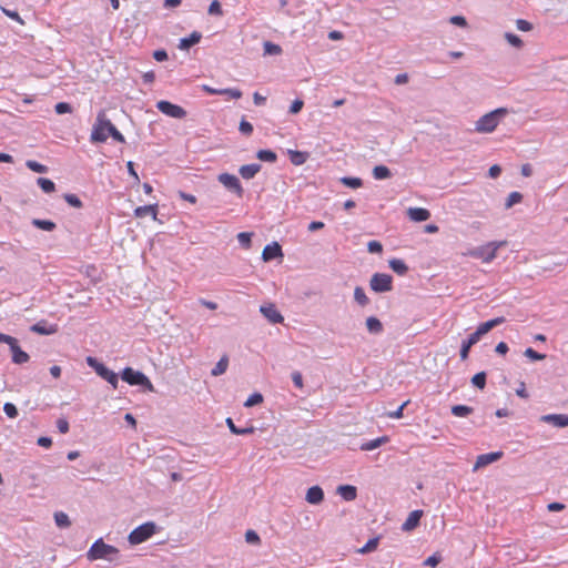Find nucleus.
<instances>
[{
	"mask_svg": "<svg viewBox=\"0 0 568 568\" xmlns=\"http://www.w3.org/2000/svg\"><path fill=\"white\" fill-rule=\"evenodd\" d=\"M114 124L108 119L105 111H100L93 124L90 140L93 143H103L110 136Z\"/></svg>",
	"mask_w": 568,
	"mask_h": 568,
	"instance_id": "f257e3e1",
	"label": "nucleus"
},
{
	"mask_svg": "<svg viewBox=\"0 0 568 568\" xmlns=\"http://www.w3.org/2000/svg\"><path fill=\"white\" fill-rule=\"evenodd\" d=\"M118 555L119 549L105 544L101 538L98 539L87 552V557L91 561L98 559L113 560Z\"/></svg>",
	"mask_w": 568,
	"mask_h": 568,
	"instance_id": "f03ea898",
	"label": "nucleus"
},
{
	"mask_svg": "<svg viewBox=\"0 0 568 568\" xmlns=\"http://www.w3.org/2000/svg\"><path fill=\"white\" fill-rule=\"evenodd\" d=\"M507 114V110L504 108L496 109L481 118L476 122L475 129L479 133L493 132L500 122V119Z\"/></svg>",
	"mask_w": 568,
	"mask_h": 568,
	"instance_id": "7ed1b4c3",
	"label": "nucleus"
},
{
	"mask_svg": "<svg viewBox=\"0 0 568 568\" xmlns=\"http://www.w3.org/2000/svg\"><path fill=\"white\" fill-rule=\"evenodd\" d=\"M506 245L505 241L500 242H488L485 245L474 247L467 252V255L479 258L484 263H490L497 256V251L501 246Z\"/></svg>",
	"mask_w": 568,
	"mask_h": 568,
	"instance_id": "20e7f679",
	"label": "nucleus"
},
{
	"mask_svg": "<svg viewBox=\"0 0 568 568\" xmlns=\"http://www.w3.org/2000/svg\"><path fill=\"white\" fill-rule=\"evenodd\" d=\"M156 531V526L152 521L144 523L133 529L128 539L131 545H139L151 538Z\"/></svg>",
	"mask_w": 568,
	"mask_h": 568,
	"instance_id": "39448f33",
	"label": "nucleus"
},
{
	"mask_svg": "<svg viewBox=\"0 0 568 568\" xmlns=\"http://www.w3.org/2000/svg\"><path fill=\"white\" fill-rule=\"evenodd\" d=\"M122 379L130 385H141L148 390L153 392L154 387L151 381L141 372L126 367L122 372Z\"/></svg>",
	"mask_w": 568,
	"mask_h": 568,
	"instance_id": "423d86ee",
	"label": "nucleus"
},
{
	"mask_svg": "<svg viewBox=\"0 0 568 568\" xmlns=\"http://www.w3.org/2000/svg\"><path fill=\"white\" fill-rule=\"evenodd\" d=\"M369 286L376 293L389 292L393 288V277L386 273H375L369 281Z\"/></svg>",
	"mask_w": 568,
	"mask_h": 568,
	"instance_id": "0eeeda50",
	"label": "nucleus"
},
{
	"mask_svg": "<svg viewBox=\"0 0 568 568\" xmlns=\"http://www.w3.org/2000/svg\"><path fill=\"white\" fill-rule=\"evenodd\" d=\"M156 108L163 114L174 119H183L186 115V111L182 106L165 100L159 101Z\"/></svg>",
	"mask_w": 568,
	"mask_h": 568,
	"instance_id": "6e6552de",
	"label": "nucleus"
},
{
	"mask_svg": "<svg viewBox=\"0 0 568 568\" xmlns=\"http://www.w3.org/2000/svg\"><path fill=\"white\" fill-rule=\"evenodd\" d=\"M219 182L222 183L227 190L234 192L239 197L243 196L244 190L240 180L230 173H222L219 175Z\"/></svg>",
	"mask_w": 568,
	"mask_h": 568,
	"instance_id": "1a4fd4ad",
	"label": "nucleus"
},
{
	"mask_svg": "<svg viewBox=\"0 0 568 568\" xmlns=\"http://www.w3.org/2000/svg\"><path fill=\"white\" fill-rule=\"evenodd\" d=\"M261 313L273 324L282 323L284 317L277 311L276 306L272 303L262 305L260 308Z\"/></svg>",
	"mask_w": 568,
	"mask_h": 568,
	"instance_id": "9d476101",
	"label": "nucleus"
},
{
	"mask_svg": "<svg viewBox=\"0 0 568 568\" xmlns=\"http://www.w3.org/2000/svg\"><path fill=\"white\" fill-rule=\"evenodd\" d=\"M501 456H503V452H493V453L479 455L474 465V470L486 467L489 464L499 460L501 458Z\"/></svg>",
	"mask_w": 568,
	"mask_h": 568,
	"instance_id": "9b49d317",
	"label": "nucleus"
},
{
	"mask_svg": "<svg viewBox=\"0 0 568 568\" xmlns=\"http://www.w3.org/2000/svg\"><path fill=\"white\" fill-rule=\"evenodd\" d=\"M505 322V317H496L490 321L484 322L479 324L477 329L474 332L475 335L480 339V337L485 334H487L490 329L494 327L503 324Z\"/></svg>",
	"mask_w": 568,
	"mask_h": 568,
	"instance_id": "f8f14e48",
	"label": "nucleus"
},
{
	"mask_svg": "<svg viewBox=\"0 0 568 568\" xmlns=\"http://www.w3.org/2000/svg\"><path fill=\"white\" fill-rule=\"evenodd\" d=\"M283 256L282 247L278 243L274 242L266 245L262 252V258L265 262Z\"/></svg>",
	"mask_w": 568,
	"mask_h": 568,
	"instance_id": "ddd939ff",
	"label": "nucleus"
},
{
	"mask_svg": "<svg viewBox=\"0 0 568 568\" xmlns=\"http://www.w3.org/2000/svg\"><path fill=\"white\" fill-rule=\"evenodd\" d=\"M305 499L311 505H318L324 500V491L320 486H312L307 489Z\"/></svg>",
	"mask_w": 568,
	"mask_h": 568,
	"instance_id": "4468645a",
	"label": "nucleus"
},
{
	"mask_svg": "<svg viewBox=\"0 0 568 568\" xmlns=\"http://www.w3.org/2000/svg\"><path fill=\"white\" fill-rule=\"evenodd\" d=\"M541 420L548 424H551L556 427H567L568 426V415L564 414H549L544 415Z\"/></svg>",
	"mask_w": 568,
	"mask_h": 568,
	"instance_id": "2eb2a0df",
	"label": "nucleus"
},
{
	"mask_svg": "<svg viewBox=\"0 0 568 568\" xmlns=\"http://www.w3.org/2000/svg\"><path fill=\"white\" fill-rule=\"evenodd\" d=\"M423 516V510H414L412 511L406 520L404 521L402 529L404 531H412L419 525V520Z\"/></svg>",
	"mask_w": 568,
	"mask_h": 568,
	"instance_id": "dca6fc26",
	"label": "nucleus"
},
{
	"mask_svg": "<svg viewBox=\"0 0 568 568\" xmlns=\"http://www.w3.org/2000/svg\"><path fill=\"white\" fill-rule=\"evenodd\" d=\"M407 215L414 222H424L430 217V212L424 207H409Z\"/></svg>",
	"mask_w": 568,
	"mask_h": 568,
	"instance_id": "f3484780",
	"label": "nucleus"
},
{
	"mask_svg": "<svg viewBox=\"0 0 568 568\" xmlns=\"http://www.w3.org/2000/svg\"><path fill=\"white\" fill-rule=\"evenodd\" d=\"M97 374L110 383L114 389L118 387V375L106 366L97 367Z\"/></svg>",
	"mask_w": 568,
	"mask_h": 568,
	"instance_id": "a211bd4d",
	"label": "nucleus"
},
{
	"mask_svg": "<svg viewBox=\"0 0 568 568\" xmlns=\"http://www.w3.org/2000/svg\"><path fill=\"white\" fill-rule=\"evenodd\" d=\"M146 215L152 216L153 220H156L158 216V204H150L144 206H138L134 210V216L138 219H143Z\"/></svg>",
	"mask_w": 568,
	"mask_h": 568,
	"instance_id": "6ab92c4d",
	"label": "nucleus"
},
{
	"mask_svg": "<svg viewBox=\"0 0 568 568\" xmlns=\"http://www.w3.org/2000/svg\"><path fill=\"white\" fill-rule=\"evenodd\" d=\"M337 493L346 501H352V500L356 499V497H357V489L355 486H352V485L338 486Z\"/></svg>",
	"mask_w": 568,
	"mask_h": 568,
	"instance_id": "aec40b11",
	"label": "nucleus"
},
{
	"mask_svg": "<svg viewBox=\"0 0 568 568\" xmlns=\"http://www.w3.org/2000/svg\"><path fill=\"white\" fill-rule=\"evenodd\" d=\"M478 341H479V338L477 337V335L471 333L468 336V338L463 342L462 348H460V358H462V361H465V359L468 358V354H469V351H470L471 346L475 345Z\"/></svg>",
	"mask_w": 568,
	"mask_h": 568,
	"instance_id": "412c9836",
	"label": "nucleus"
},
{
	"mask_svg": "<svg viewBox=\"0 0 568 568\" xmlns=\"http://www.w3.org/2000/svg\"><path fill=\"white\" fill-rule=\"evenodd\" d=\"M202 36L200 32L197 31H194L192 32L189 37L186 38H183L180 40V44H179V48L181 50H187L190 49L192 45L196 44L200 42Z\"/></svg>",
	"mask_w": 568,
	"mask_h": 568,
	"instance_id": "4be33fe9",
	"label": "nucleus"
},
{
	"mask_svg": "<svg viewBox=\"0 0 568 568\" xmlns=\"http://www.w3.org/2000/svg\"><path fill=\"white\" fill-rule=\"evenodd\" d=\"M12 362L14 364H24L30 359V356L20 348L19 343H17L12 348Z\"/></svg>",
	"mask_w": 568,
	"mask_h": 568,
	"instance_id": "5701e85b",
	"label": "nucleus"
},
{
	"mask_svg": "<svg viewBox=\"0 0 568 568\" xmlns=\"http://www.w3.org/2000/svg\"><path fill=\"white\" fill-rule=\"evenodd\" d=\"M288 156L292 164L298 166L304 164L308 159V153L303 151L288 150Z\"/></svg>",
	"mask_w": 568,
	"mask_h": 568,
	"instance_id": "b1692460",
	"label": "nucleus"
},
{
	"mask_svg": "<svg viewBox=\"0 0 568 568\" xmlns=\"http://www.w3.org/2000/svg\"><path fill=\"white\" fill-rule=\"evenodd\" d=\"M261 170V165L253 163V164H246L242 165L240 168V174L243 179L250 180L254 178V175Z\"/></svg>",
	"mask_w": 568,
	"mask_h": 568,
	"instance_id": "393cba45",
	"label": "nucleus"
},
{
	"mask_svg": "<svg viewBox=\"0 0 568 568\" xmlns=\"http://www.w3.org/2000/svg\"><path fill=\"white\" fill-rule=\"evenodd\" d=\"M389 442V437L388 436H382V437H378V438H375L373 440H369V442H366L364 444H362L361 446V449L364 450V452H369V450H373L377 447H379L381 445L383 444H386Z\"/></svg>",
	"mask_w": 568,
	"mask_h": 568,
	"instance_id": "a878e982",
	"label": "nucleus"
},
{
	"mask_svg": "<svg viewBox=\"0 0 568 568\" xmlns=\"http://www.w3.org/2000/svg\"><path fill=\"white\" fill-rule=\"evenodd\" d=\"M389 267L398 275H405L408 271L407 265L399 258H393L389 261Z\"/></svg>",
	"mask_w": 568,
	"mask_h": 568,
	"instance_id": "bb28decb",
	"label": "nucleus"
},
{
	"mask_svg": "<svg viewBox=\"0 0 568 568\" xmlns=\"http://www.w3.org/2000/svg\"><path fill=\"white\" fill-rule=\"evenodd\" d=\"M366 327L371 333L378 334L383 331V325L377 317L371 316L366 320Z\"/></svg>",
	"mask_w": 568,
	"mask_h": 568,
	"instance_id": "cd10ccee",
	"label": "nucleus"
},
{
	"mask_svg": "<svg viewBox=\"0 0 568 568\" xmlns=\"http://www.w3.org/2000/svg\"><path fill=\"white\" fill-rule=\"evenodd\" d=\"M373 176L376 180H384L390 178V171L385 165H377L373 169Z\"/></svg>",
	"mask_w": 568,
	"mask_h": 568,
	"instance_id": "c85d7f7f",
	"label": "nucleus"
},
{
	"mask_svg": "<svg viewBox=\"0 0 568 568\" xmlns=\"http://www.w3.org/2000/svg\"><path fill=\"white\" fill-rule=\"evenodd\" d=\"M229 366V358L226 356H223L214 366L211 374L213 376H219L225 373L226 368Z\"/></svg>",
	"mask_w": 568,
	"mask_h": 568,
	"instance_id": "c756f323",
	"label": "nucleus"
},
{
	"mask_svg": "<svg viewBox=\"0 0 568 568\" xmlns=\"http://www.w3.org/2000/svg\"><path fill=\"white\" fill-rule=\"evenodd\" d=\"M354 298L362 306H365V305H367L369 303V300H368L365 291L361 286L355 287V290H354Z\"/></svg>",
	"mask_w": 568,
	"mask_h": 568,
	"instance_id": "7c9ffc66",
	"label": "nucleus"
},
{
	"mask_svg": "<svg viewBox=\"0 0 568 568\" xmlns=\"http://www.w3.org/2000/svg\"><path fill=\"white\" fill-rule=\"evenodd\" d=\"M473 413V408L466 405H455L452 407V414L457 417H466Z\"/></svg>",
	"mask_w": 568,
	"mask_h": 568,
	"instance_id": "2f4dec72",
	"label": "nucleus"
},
{
	"mask_svg": "<svg viewBox=\"0 0 568 568\" xmlns=\"http://www.w3.org/2000/svg\"><path fill=\"white\" fill-rule=\"evenodd\" d=\"M32 224L36 227L44 231H53L55 229V223L49 220L34 219L32 221Z\"/></svg>",
	"mask_w": 568,
	"mask_h": 568,
	"instance_id": "473e14b6",
	"label": "nucleus"
},
{
	"mask_svg": "<svg viewBox=\"0 0 568 568\" xmlns=\"http://www.w3.org/2000/svg\"><path fill=\"white\" fill-rule=\"evenodd\" d=\"M257 159L265 162H275L277 156L276 153L271 150H260L256 154Z\"/></svg>",
	"mask_w": 568,
	"mask_h": 568,
	"instance_id": "72a5a7b5",
	"label": "nucleus"
},
{
	"mask_svg": "<svg viewBox=\"0 0 568 568\" xmlns=\"http://www.w3.org/2000/svg\"><path fill=\"white\" fill-rule=\"evenodd\" d=\"M38 185L45 193H52L55 190L54 183L50 179H47V178H39Z\"/></svg>",
	"mask_w": 568,
	"mask_h": 568,
	"instance_id": "f704fd0d",
	"label": "nucleus"
},
{
	"mask_svg": "<svg viewBox=\"0 0 568 568\" xmlns=\"http://www.w3.org/2000/svg\"><path fill=\"white\" fill-rule=\"evenodd\" d=\"M379 544V538L375 537L369 539L361 549H358L359 554H368L371 551H374Z\"/></svg>",
	"mask_w": 568,
	"mask_h": 568,
	"instance_id": "c9c22d12",
	"label": "nucleus"
},
{
	"mask_svg": "<svg viewBox=\"0 0 568 568\" xmlns=\"http://www.w3.org/2000/svg\"><path fill=\"white\" fill-rule=\"evenodd\" d=\"M54 520L58 527L65 528L71 525L67 514L59 511L54 514Z\"/></svg>",
	"mask_w": 568,
	"mask_h": 568,
	"instance_id": "e433bc0d",
	"label": "nucleus"
},
{
	"mask_svg": "<svg viewBox=\"0 0 568 568\" xmlns=\"http://www.w3.org/2000/svg\"><path fill=\"white\" fill-rule=\"evenodd\" d=\"M521 201H523L521 193H519L517 191L511 192L506 200L505 207L510 209L513 205L520 203Z\"/></svg>",
	"mask_w": 568,
	"mask_h": 568,
	"instance_id": "4c0bfd02",
	"label": "nucleus"
},
{
	"mask_svg": "<svg viewBox=\"0 0 568 568\" xmlns=\"http://www.w3.org/2000/svg\"><path fill=\"white\" fill-rule=\"evenodd\" d=\"M341 182L348 187L358 189L363 185V181L359 178L345 176L341 179Z\"/></svg>",
	"mask_w": 568,
	"mask_h": 568,
	"instance_id": "58836bf2",
	"label": "nucleus"
},
{
	"mask_svg": "<svg viewBox=\"0 0 568 568\" xmlns=\"http://www.w3.org/2000/svg\"><path fill=\"white\" fill-rule=\"evenodd\" d=\"M282 52V48L278 44L270 41L264 42V54L277 55Z\"/></svg>",
	"mask_w": 568,
	"mask_h": 568,
	"instance_id": "ea45409f",
	"label": "nucleus"
},
{
	"mask_svg": "<svg viewBox=\"0 0 568 568\" xmlns=\"http://www.w3.org/2000/svg\"><path fill=\"white\" fill-rule=\"evenodd\" d=\"M471 383L479 389H484L486 386V374L484 372L475 374L471 378Z\"/></svg>",
	"mask_w": 568,
	"mask_h": 568,
	"instance_id": "a19ab883",
	"label": "nucleus"
},
{
	"mask_svg": "<svg viewBox=\"0 0 568 568\" xmlns=\"http://www.w3.org/2000/svg\"><path fill=\"white\" fill-rule=\"evenodd\" d=\"M26 165L33 172L37 173H45L48 171V168L37 161L28 160Z\"/></svg>",
	"mask_w": 568,
	"mask_h": 568,
	"instance_id": "79ce46f5",
	"label": "nucleus"
},
{
	"mask_svg": "<svg viewBox=\"0 0 568 568\" xmlns=\"http://www.w3.org/2000/svg\"><path fill=\"white\" fill-rule=\"evenodd\" d=\"M31 331L42 335H49L55 333L57 328L53 326H51L50 328H45L44 326H42L41 323H37L31 327Z\"/></svg>",
	"mask_w": 568,
	"mask_h": 568,
	"instance_id": "37998d69",
	"label": "nucleus"
},
{
	"mask_svg": "<svg viewBox=\"0 0 568 568\" xmlns=\"http://www.w3.org/2000/svg\"><path fill=\"white\" fill-rule=\"evenodd\" d=\"M1 11L10 19L17 21L19 24L24 26V20L20 17V14L17 11L9 10L4 7H1Z\"/></svg>",
	"mask_w": 568,
	"mask_h": 568,
	"instance_id": "c03bdc74",
	"label": "nucleus"
},
{
	"mask_svg": "<svg viewBox=\"0 0 568 568\" xmlns=\"http://www.w3.org/2000/svg\"><path fill=\"white\" fill-rule=\"evenodd\" d=\"M220 95H226L229 99L237 100L242 97V91L239 89H221Z\"/></svg>",
	"mask_w": 568,
	"mask_h": 568,
	"instance_id": "a18cd8bd",
	"label": "nucleus"
},
{
	"mask_svg": "<svg viewBox=\"0 0 568 568\" xmlns=\"http://www.w3.org/2000/svg\"><path fill=\"white\" fill-rule=\"evenodd\" d=\"M263 402V396L260 393L252 394L244 403L245 407H252Z\"/></svg>",
	"mask_w": 568,
	"mask_h": 568,
	"instance_id": "49530a36",
	"label": "nucleus"
},
{
	"mask_svg": "<svg viewBox=\"0 0 568 568\" xmlns=\"http://www.w3.org/2000/svg\"><path fill=\"white\" fill-rule=\"evenodd\" d=\"M226 424H227V426H229L230 430H231L233 434H236V435H244V434H247V433H252V432H253V429H252V428H250V429H247V428H244V429H240V428H237V427H236V425H234V423H233L232 418H227V419H226Z\"/></svg>",
	"mask_w": 568,
	"mask_h": 568,
	"instance_id": "de8ad7c7",
	"label": "nucleus"
},
{
	"mask_svg": "<svg viewBox=\"0 0 568 568\" xmlns=\"http://www.w3.org/2000/svg\"><path fill=\"white\" fill-rule=\"evenodd\" d=\"M245 540L246 542L248 544H254V545H260L261 544V538L260 536L256 534V531L252 530V529H248L246 532H245Z\"/></svg>",
	"mask_w": 568,
	"mask_h": 568,
	"instance_id": "09e8293b",
	"label": "nucleus"
},
{
	"mask_svg": "<svg viewBox=\"0 0 568 568\" xmlns=\"http://www.w3.org/2000/svg\"><path fill=\"white\" fill-rule=\"evenodd\" d=\"M252 233L241 232L237 234V240L244 247L248 248L251 246Z\"/></svg>",
	"mask_w": 568,
	"mask_h": 568,
	"instance_id": "8fccbe9b",
	"label": "nucleus"
},
{
	"mask_svg": "<svg viewBox=\"0 0 568 568\" xmlns=\"http://www.w3.org/2000/svg\"><path fill=\"white\" fill-rule=\"evenodd\" d=\"M505 38L508 41V43L511 44L513 47L520 48L523 45V41L517 34L507 32L505 34Z\"/></svg>",
	"mask_w": 568,
	"mask_h": 568,
	"instance_id": "3c124183",
	"label": "nucleus"
},
{
	"mask_svg": "<svg viewBox=\"0 0 568 568\" xmlns=\"http://www.w3.org/2000/svg\"><path fill=\"white\" fill-rule=\"evenodd\" d=\"M64 200L73 207L80 209L82 206L81 200L75 194H65Z\"/></svg>",
	"mask_w": 568,
	"mask_h": 568,
	"instance_id": "603ef678",
	"label": "nucleus"
},
{
	"mask_svg": "<svg viewBox=\"0 0 568 568\" xmlns=\"http://www.w3.org/2000/svg\"><path fill=\"white\" fill-rule=\"evenodd\" d=\"M209 13L212 16H222V7L217 0H213L209 7Z\"/></svg>",
	"mask_w": 568,
	"mask_h": 568,
	"instance_id": "864d4df0",
	"label": "nucleus"
},
{
	"mask_svg": "<svg viewBox=\"0 0 568 568\" xmlns=\"http://www.w3.org/2000/svg\"><path fill=\"white\" fill-rule=\"evenodd\" d=\"M3 410L9 418H16L18 416V409L12 403H6Z\"/></svg>",
	"mask_w": 568,
	"mask_h": 568,
	"instance_id": "5fc2aeb1",
	"label": "nucleus"
},
{
	"mask_svg": "<svg viewBox=\"0 0 568 568\" xmlns=\"http://www.w3.org/2000/svg\"><path fill=\"white\" fill-rule=\"evenodd\" d=\"M54 110L58 114L71 113L72 108L67 102H59L55 104Z\"/></svg>",
	"mask_w": 568,
	"mask_h": 568,
	"instance_id": "6e6d98bb",
	"label": "nucleus"
},
{
	"mask_svg": "<svg viewBox=\"0 0 568 568\" xmlns=\"http://www.w3.org/2000/svg\"><path fill=\"white\" fill-rule=\"evenodd\" d=\"M239 129L245 135H251L253 132V125L244 119L240 122Z\"/></svg>",
	"mask_w": 568,
	"mask_h": 568,
	"instance_id": "4d7b16f0",
	"label": "nucleus"
},
{
	"mask_svg": "<svg viewBox=\"0 0 568 568\" xmlns=\"http://www.w3.org/2000/svg\"><path fill=\"white\" fill-rule=\"evenodd\" d=\"M367 250H368L369 253H382L383 245L378 241H371L367 244Z\"/></svg>",
	"mask_w": 568,
	"mask_h": 568,
	"instance_id": "13d9d810",
	"label": "nucleus"
},
{
	"mask_svg": "<svg viewBox=\"0 0 568 568\" xmlns=\"http://www.w3.org/2000/svg\"><path fill=\"white\" fill-rule=\"evenodd\" d=\"M0 343L8 344L10 349H11L18 343V339L16 337L10 336V335L0 333Z\"/></svg>",
	"mask_w": 568,
	"mask_h": 568,
	"instance_id": "bf43d9fd",
	"label": "nucleus"
},
{
	"mask_svg": "<svg viewBox=\"0 0 568 568\" xmlns=\"http://www.w3.org/2000/svg\"><path fill=\"white\" fill-rule=\"evenodd\" d=\"M525 355L534 361H541L545 358L544 354L537 353L535 349L530 347L525 351Z\"/></svg>",
	"mask_w": 568,
	"mask_h": 568,
	"instance_id": "052dcab7",
	"label": "nucleus"
},
{
	"mask_svg": "<svg viewBox=\"0 0 568 568\" xmlns=\"http://www.w3.org/2000/svg\"><path fill=\"white\" fill-rule=\"evenodd\" d=\"M408 403L409 402L406 400L395 412L388 413V417L396 418V419L402 418L404 408L407 406Z\"/></svg>",
	"mask_w": 568,
	"mask_h": 568,
	"instance_id": "680f3d73",
	"label": "nucleus"
},
{
	"mask_svg": "<svg viewBox=\"0 0 568 568\" xmlns=\"http://www.w3.org/2000/svg\"><path fill=\"white\" fill-rule=\"evenodd\" d=\"M516 26L517 28L520 30V31H530L532 29V26L530 22H528L527 20H524V19H518L516 21Z\"/></svg>",
	"mask_w": 568,
	"mask_h": 568,
	"instance_id": "e2e57ef3",
	"label": "nucleus"
},
{
	"mask_svg": "<svg viewBox=\"0 0 568 568\" xmlns=\"http://www.w3.org/2000/svg\"><path fill=\"white\" fill-rule=\"evenodd\" d=\"M57 427L61 434H67L69 432V423L67 419H58Z\"/></svg>",
	"mask_w": 568,
	"mask_h": 568,
	"instance_id": "0e129e2a",
	"label": "nucleus"
},
{
	"mask_svg": "<svg viewBox=\"0 0 568 568\" xmlns=\"http://www.w3.org/2000/svg\"><path fill=\"white\" fill-rule=\"evenodd\" d=\"M303 105H304V102L302 100L297 99V100L293 101V103L290 108V112L293 114H296L302 110Z\"/></svg>",
	"mask_w": 568,
	"mask_h": 568,
	"instance_id": "69168bd1",
	"label": "nucleus"
},
{
	"mask_svg": "<svg viewBox=\"0 0 568 568\" xmlns=\"http://www.w3.org/2000/svg\"><path fill=\"white\" fill-rule=\"evenodd\" d=\"M110 136H112L116 142H120V143L125 142L123 134L115 128V125L113 126V129L110 133Z\"/></svg>",
	"mask_w": 568,
	"mask_h": 568,
	"instance_id": "338daca9",
	"label": "nucleus"
},
{
	"mask_svg": "<svg viewBox=\"0 0 568 568\" xmlns=\"http://www.w3.org/2000/svg\"><path fill=\"white\" fill-rule=\"evenodd\" d=\"M292 379H293L294 385L297 388H303V377H302V374L300 372H294L292 374Z\"/></svg>",
	"mask_w": 568,
	"mask_h": 568,
	"instance_id": "774afa93",
	"label": "nucleus"
}]
</instances>
